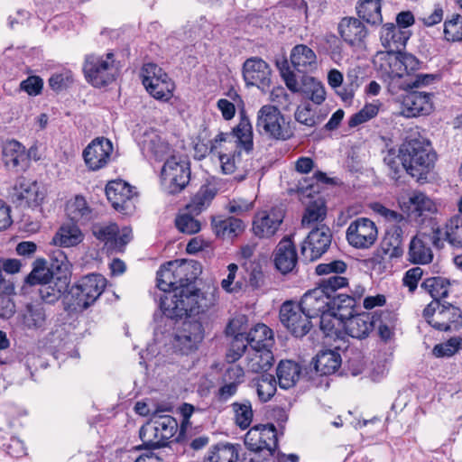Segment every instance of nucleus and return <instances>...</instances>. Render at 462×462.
Wrapping results in <instances>:
<instances>
[{
  "label": "nucleus",
  "mask_w": 462,
  "mask_h": 462,
  "mask_svg": "<svg viewBox=\"0 0 462 462\" xmlns=\"http://www.w3.org/2000/svg\"><path fill=\"white\" fill-rule=\"evenodd\" d=\"M294 117L297 122L309 127H313L319 123V117L309 103L299 106L295 111Z\"/></svg>",
  "instance_id": "nucleus-60"
},
{
  "label": "nucleus",
  "mask_w": 462,
  "mask_h": 462,
  "mask_svg": "<svg viewBox=\"0 0 462 462\" xmlns=\"http://www.w3.org/2000/svg\"><path fill=\"white\" fill-rule=\"evenodd\" d=\"M175 88L174 82L168 77L145 87L147 92L155 99L167 102L172 96Z\"/></svg>",
  "instance_id": "nucleus-49"
},
{
  "label": "nucleus",
  "mask_w": 462,
  "mask_h": 462,
  "mask_svg": "<svg viewBox=\"0 0 462 462\" xmlns=\"http://www.w3.org/2000/svg\"><path fill=\"white\" fill-rule=\"evenodd\" d=\"M249 348H269L273 339L271 328L263 323L256 324L246 335Z\"/></svg>",
  "instance_id": "nucleus-41"
},
{
  "label": "nucleus",
  "mask_w": 462,
  "mask_h": 462,
  "mask_svg": "<svg viewBox=\"0 0 462 462\" xmlns=\"http://www.w3.org/2000/svg\"><path fill=\"white\" fill-rule=\"evenodd\" d=\"M11 195L14 202L28 207L38 206L44 199L39 184L23 177L17 179Z\"/></svg>",
  "instance_id": "nucleus-18"
},
{
  "label": "nucleus",
  "mask_w": 462,
  "mask_h": 462,
  "mask_svg": "<svg viewBox=\"0 0 462 462\" xmlns=\"http://www.w3.org/2000/svg\"><path fill=\"white\" fill-rule=\"evenodd\" d=\"M194 213H190L188 210L180 213L175 219V225L178 230L188 235L198 233L201 226L199 221L194 217Z\"/></svg>",
  "instance_id": "nucleus-55"
},
{
  "label": "nucleus",
  "mask_w": 462,
  "mask_h": 462,
  "mask_svg": "<svg viewBox=\"0 0 462 462\" xmlns=\"http://www.w3.org/2000/svg\"><path fill=\"white\" fill-rule=\"evenodd\" d=\"M113 144L105 137L92 140L83 151V159L90 171H98L106 167L110 162L113 153Z\"/></svg>",
  "instance_id": "nucleus-14"
},
{
  "label": "nucleus",
  "mask_w": 462,
  "mask_h": 462,
  "mask_svg": "<svg viewBox=\"0 0 462 462\" xmlns=\"http://www.w3.org/2000/svg\"><path fill=\"white\" fill-rule=\"evenodd\" d=\"M83 70L87 81L95 88L110 84L117 74L113 60H86Z\"/></svg>",
  "instance_id": "nucleus-15"
},
{
  "label": "nucleus",
  "mask_w": 462,
  "mask_h": 462,
  "mask_svg": "<svg viewBox=\"0 0 462 462\" xmlns=\"http://www.w3.org/2000/svg\"><path fill=\"white\" fill-rule=\"evenodd\" d=\"M433 321V328L439 330H457L462 327V310L451 304L443 303Z\"/></svg>",
  "instance_id": "nucleus-28"
},
{
  "label": "nucleus",
  "mask_w": 462,
  "mask_h": 462,
  "mask_svg": "<svg viewBox=\"0 0 462 462\" xmlns=\"http://www.w3.org/2000/svg\"><path fill=\"white\" fill-rule=\"evenodd\" d=\"M139 145L144 156L155 161H166L171 155H176L164 134L152 128L142 134Z\"/></svg>",
  "instance_id": "nucleus-12"
},
{
  "label": "nucleus",
  "mask_w": 462,
  "mask_h": 462,
  "mask_svg": "<svg viewBox=\"0 0 462 462\" xmlns=\"http://www.w3.org/2000/svg\"><path fill=\"white\" fill-rule=\"evenodd\" d=\"M212 228L217 237L230 239L238 236L244 230L243 222L236 217H220L212 219Z\"/></svg>",
  "instance_id": "nucleus-35"
},
{
  "label": "nucleus",
  "mask_w": 462,
  "mask_h": 462,
  "mask_svg": "<svg viewBox=\"0 0 462 462\" xmlns=\"http://www.w3.org/2000/svg\"><path fill=\"white\" fill-rule=\"evenodd\" d=\"M234 141L227 133L220 132L209 141V154L213 159L234 151Z\"/></svg>",
  "instance_id": "nucleus-51"
},
{
  "label": "nucleus",
  "mask_w": 462,
  "mask_h": 462,
  "mask_svg": "<svg viewBox=\"0 0 462 462\" xmlns=\"http://www.w3.org/2000/svg\"><path fill=\"white\" fill-rule=\"evenodd\" d=\"M139 435L143 448L148 449H155L167 444L164 439H161V434L152 420L141 428Z\"/></svg>",
  "instance_id": "nucleus-48"
},
{
  "label": "nucleus",
  "mask_w": 462,
  "mask_h": 462,
  "mask_svg": "<svg viewBox=\"0 0 462 462\" xmlns=\"http://www.w3.org/2000/svg\"><path fill=\"white\" fill-rule=\"evenodd\" d=\"M232 409L235 414L236 424L241 430L247 429L251 425L254 417L251 402L249 401L234 402L232 404Z\"/></svg>",
  "instance_id": "nucleus-52"
},
{
  "label": "nucleus",
  "mask_w": 462,
  "mask_h": 462,
  "mask_svg": "<svg viewBox=\"0 0 462 462\" xmlns=\"http://www.w3.org/2000/svg\"><path fill=\"white\" fill-rule=\"evenodd\" d=\"M66 214L71 221L80 224L90 221L94 217L93 209L81 195H76L68 200Z\"/></svg>",
  "instance_id": "nucleus-33"
},
{
  "label": "nucleus",
  "mask_w": 462,
  "mask_h": 462,
  "mask_svg": "<svg viewBox=\"0 0 462 462\" xmlns=\"http://www.w3.org/2000/svg\"><path fill=\"white\" fill-rule=\"evenodd\" d=\"M445 38L448 41L457 42L462 40V16L453 14L449 20L445 22Z\"/></svg>",
  "instance_id": "nucleus-59"
},
{
  "label": "nucleus",
  "mask_w": 462,
  "mask_h": 462,
  "mask_svg": "<svg viewBox=\"0 0 462 462\" xmlns=\"http://www.w3.org/2000/svg\"><path fill=\"white\" fill-rule=\"evenodd\" d=\"M433 94L411 91L402 98V114L406 117L430 115L434 109Z\"/></svg>",
  "instance_id": "nucleus-19"
},
{
  "label": "nucleus",
  "mask_w": 462,
  "mask_h": 462,
  "mask_svg": "<svg viewBox=\"0 0 462 462\" xmlns=\"http://www.w3.org/2000/svg\"><path fill=\"white\" fill-rule=\"evenodd\" d=\"M318 318L320 319V329L327 337H341L344 329V321L338 318L329 308Z\"/></svg>",
  "instance_id": "nucleus-43"
},
{
  "label": "nucleus",
  "mask_w": 462,
  "mask_h": 462,
  "mask_svg": "<svg viewBox=\"0 0 462 462\" xmlns=\"http://www.w3.org/2000/svg\"><path fill=\"white\" fill-rule=\"evenodd\" d=\"M299 304L306 315L314 319L328 310L331 304V296L324 289L317 287L307 291Z\"/></svg>",
  "instance_id": "nucleus-24"
},
{
  "label": "nucleus",
  "mask_w": 462,
  "mask_h": 462,
  "mask_svg": "<svg viewBox=\"0 0 462 462\" xmlns=\"http://www.w3.org/2000/svg\"><path fill=\"white\" fill-rule=\"evenodd\" d=\"M161 178L162 185L169 193L180 192L189 182V162L181 155H171L162 166Z\"/></svg>",
  "instance_id": "nucleus-8"
},
{
  "label": "nucleus",
  "mask_w": 462,
  "mask_h": 462,
  "mask_svg": "<svg viewBox=\"0 0 462 462\" xmlns=\"http://www.w3.org/2000/svg\"><path fill=\"white\" fill-rule=\"evenodd\" d=\"M256 128L259 133L264 134L276 140H289L293 132L290 125L275 106H263L257 113Z\"/></svg>",
  "instance_id": "nucleus-7"
},
{
  "label": "nucleus",
  "mask_w": 462,
  "mask_h": 462,
  "mask_svg": "<svg viewBox=\"0 0 462 462\" xmlns=\"http://www.w3.org/2000/svg\"><path fill=\"white\" fill-rule=\"evenodd\" d=\"M398 204L402 212L420 223L438 212V205L434 199L420 190H411L401 195L398 198Z\"/></svg>",
  "instance_id": "nucleus-9"
},
{
  "label": "nucleus",
  "mask_w": 462,
  "mask_h": 462,
  "mask_svg": "<svg viewBox=\"0 0 462 462\" xmlns=\"http://www.w3.org/2000/svg\"><path fill=\"white\" fill-rule=\"evenodd\" d=\"M341 356L335 350L319 352L315 358L314 367L322 375L334 374L341 365Z\"/></svg>",
  "instance_id": "nucleus-38"
},
{
  "label": "nucleus",
  "mask_w": 462,
  "mask_h": 462,
  "mask_svg": "<svg viewBox=\"0 0 462 462\" xmlns=\"http://www.w3.org/2000/svg\"><path fill=\"white\" fill-rule=\"evenodd\" d=\"M444 241L451 246L462 248V216L456 215L450 217L443 226L433 232L432 243L436 247H442Z\"/></svg>",
  "instance_id": "nucleus-23"
},
{
  "label": "nucleus",
  "mask_w": 462,
  "mask_h": 462,
  "mask_svg": "<svg viewBox=\"0 0 462 462\" xmlns=\"http://www.w3.org/2000/svg\"><path fill=\"white\" fill-rule=\"evenodd\" d=\"M246 367L252 373H263L273 364V355L269 348H249L246 355Z\"/></svg>",
  "instance_id": "nucleus-32"
},
{
  "label": "nucleus",
  "mask_w": 462,
  "mask_h": 462,
  "mask_svg": "<svg viewBox=\"0 0 462 462\" xmlns=\"http://www.w3.org/2000/svg\"><path fill=\"white\" fill-rule=\"evenodd\" d=\"M18 322L24 330L42 331L46 328L48 313L42 300L26 303L19 312Z\"/></svg>",
  "instance_id": "nucleus-17"
},
{
  "label": "nucleus",
  "mask_w": 462,
  "mask_h": 462,
  "mask_svg": "<svg viewBox=\"0 0 462 462\" xmlns=\"http://www.w3.org/2000/svg\"><path fill=\"white\" fill-rule=\"evenodd\" d=\"M301 373L298 363L291 360H282L277 366V377L281 388L290 389L298 382Z\"/></svg>",
  "instance_id": "nucleus-37"
},
{
  "label": "nucleus",
  "mask_w": 462,
  "mask_h": 462,
  "mask_svg": "<svg viewBox=\"0 0 462 462\" xmlns=\"http://www.w3.org/2000/svg\"><path fill=\"white\" fill-rule=\"evenodd\" d=\"M106 280L101 274L92 273L82 277L69 290L74 310H83L92 305L103 293Z\"/></svg>",
  "instance_id": "nucleus-6"
},
{
  "label": "nucleus",
  "mask_w": 462,
  "mask_h": 462,
  "mask_svg": "<svg viewBox=\"0 0 462 462\" xmlns=\"http://www.w3.org/2000/svg\"><path fill=\"white\" fill-rule=\"evenodd\" d=\"M462 339L454 337L448 340L438 344L434 346L432 352L436 357H449L455 355L461 348Z\"/></svg>",
  "instance_id": "nucleus-58"
},
{
  "label": "nucleus",
  "mask_w": 462,
  "mask_h": 462,
  "mask_svg": "<svg viewBox=\"0 0 462 462\" xmlns=\"http://www.w3.org/2000/svg\"><path fill=\"white\" fill-rule=\"evenodd\" d=\"M283 215L276 209L262 210L255 214L253 221V232L259 238H270L278 231Z\"/></svg>",
  "instance_id": "nucleus-21"
},
{
  "label": "nucleus",
  "mask_w": 462,
  "mask_h": 462,
  "mask_svg": "<svg viewBox=\"0 0 462 462\" xmlns=\"http://www.w3.org/2000/svg\"><path fill=\"white\" fill-rule=\"evenodd\" d=\"M449 282L444 277H430L423 281L421 288H423L433 300H439L448 296L449 291Z\"/></svg>",
  "instance_id": "nucleus-47"
},
{
  "label": "nucleus",
  "mask_w": 462,
  "mask_h": 462,
  "mask_svg": "<svg viewBox=\"0 0 462 462\" xmlns=\"http://www.w3.org/2000/svg\"><path fill=\"white\" fill-rule=\"evenodd\" d=\"M240 153V151L235 149L234 151L217 158L222 173L232 174L236 171Z\"/></svg>",
  "instance_id": "nucleus-64"
},
{
  "label": "nucleus",
  "mask_w": 462,
  "mask_h": 462,
  "mask_svg": "<svg viewBox=\"0 0 462 462\" xmlns=\"http://www.w3.org/2000/svg\"><path fill=\"white\" fill-rule=\"evenodd\" d=\"M216 189L210 185H202L186 206V210L199 215L206 209L216 196Z\"/></svg>",
  "instance_id": "nucleus-40"
},
{
  "label": "nucleus",
  "mask_w": 462,
  "mask_h": 462,
  "mask_svg": "<svg viewBox=\"0 0 462 462\" xmlns=\"http://www.w3.org/2000/svg\"><path fill=\"white\" fill-rule=\"evenodd\" d=\"M356 9L359 17L368 23L378 24L383 21L380 0H361Z\"/></svg>",
  "instance_id": "nucleus-46"
},
{
  "label": "nucleus",
  "mask_w": 462,
  "mask_h": 462,
  "mask_svg": "<svg viewBox=\"0 0 462 462\" xmlns=\"http://www.w3.org/2000/svg\"><path fill=\"white\" fill-rule=\"evenodd\" d=\"M197 270L194 262H168L157 272V286L164 293L160 308L169 319H181L199 312V292L192 285Z\"/></svg>",
  "instance_id": "nucleus-1"
},
{
  "label": "nucleus",
  "mask_w": 462,
  "mask_h": 462,
  "mask_svg": "<svg viewBox=\"0 0 462 462\" xmlns=\"http://www.w3.org/2000/svg\"><path fill=\"white\" fill-rule=\"evenodd\" d=\"M346 237L352 247L368 249L375 244L378 237V229L375 223L371 219L358 217L347 226Z\"/></svg>",
  "instance_id": "nucleus-10"
},
{
  "label": "nucleus",
  "mask_w": 462,
  "mask_h": 462,
  "mask_svg": "<svg viewBox=\"0 0 462 462\" xmlns=\"http://www.w3.org/2000/svg\"><path fill=\"white\" fill-rule=\"evenodd\" d=\"M106 195L113 208L123 214H130L135 208L136 192L124 180H112L106 187Z\"/></svg>",
  "instance_id": "nucleus-13"
},
{
  "label": "nucleus",
  "mask_w": 462,
  "mask_h": 462,
  "mask_svg": "<svg viewBox=\"0 0 462 462\" xmlns=\"http://www.w3.org/2000/svg\"><path fill=\"white\" fill-rule=\"evenodd\" d=\"M256 392L262 402H268L276 393V380L272 374H263L255 382Z\"/></svg>",
  "instance_id": "nucleus-53"
},
{
  "label": "nucleus",
  "mask_w": 462,
  "mask_h": 462,
  "mask_svg": "<svg viewBox=\"0 0 462 462\" xmlns=\"http://www.w3.org/2000/svg\"><path fill=\"white\" fill-rule=\"evenodd\" d=\"M156 429L160 432L161 439L166 442L174 436L177 430V421L171 416H160L152 420Z\"/></svg>",
  "instance_id": "nucleus-57"
},
{
  "label": "nucleus",
  "mask_w": 462,
  "mask_h": 462,
  "mask_svg": "<svg viewBox=\"0 0 462 462\" xmlns=\"http://www.w3.org/2000/svg\"><path fill=\"white\" fill-rule=\"evenodd\" d=\"M204 337L203 328L198 321L184 322L175 335V346L184 354L197 349Z\"/></svg>",
  "instance_id": "nucleus-22"
},
{
  "label": "nucleus",
  "mask_w": 462,
  "mask_h": 462,
  "mask_svg": "<svg viewBox=\"0 0 462 462\" xmlns=\"http://www.w3.org/2000/svg\"><path fill=\"white\" fill-rule=\"evenodd\" d=\"M402 151L406 155L407 173L420 180L434 167L436 154L430 144L425 140L411 139L402 144Z\"/></svg>",
  "instance_id": "nucleus-4"
},
{
  "label": "nucleus",
  "mask_w": 462,
  "mask_h": 462,
  "mask_svg": "<svg viewBox=\"0 0 462 462\" xmlns=\"http://www.w3.org/2000/svg\"><path fill=\"white\" fill-rule=\"evenodd\" d=\"M234 141L235 149L249 153L254 149L253 126L245 116L240 117L239 123L228 133Z\"/></svg>",
  "instance_id": "nucleus-26"
},
{
  "label": "nucleus",
  "mask_w": 462,
  "mask_h": 462,
  "mask_svg": "<svg viewBox=\"0 0 462 462\" xmlns=\"http://www.w3.org/2000/svg\"><path fill=\"white\" fill-rule=\"evenodd\" d=\"M3 159L9 168L23 166L27 161L24 146L15 140L6 141L3 145Z\"/></svg>",
  "instance_id": "nucleus-39"
},
{
  "label": "nucleus",
  "mask_w": 462,
  "mask_h": 462,
  "mask_svg": "<svg viewBox=\"0 0 462 462\" xmlns=\"http://www.w3.org/2000/svg\"><path fill=\"white\" fill-rule=\"evenodd\" d=\"M93 235L104 242L108 250L112 249L113 240L118 233V226L115 223L96 224L92 228Z\"/></svg>",
  "instance_id": "nucleus-54"
},
{
  "label": "nucleus",
  "mask_w": 462,
  "mask_h": 462,
  "mask_svg": "<svg viewBox=\"0 0 462 462\" xmlns=\"http://www.w3.org/2000/svg\"><path fill=\"white\" fill-rule=\"evenodd\" d=\"M331 232L328 226L311 230L301 245V254L306 261H315L329 247Z\"/></svg>",
  "instance_id": "nucleus-16"
},
{
  "label": "nucleus",
  "mask_w": 462,
  "mask_h": 462,
  "mask_svg": "<svg viewBox=\"0 0 462 462\" xmlns=\"http://www.w3.org/2000/svg\"><path fill=\"white\" fill-rule=\"evenodd\" d=\"M419 60H374L378 76L390 86L411 90L432 83L434 74H413L419 69Z\"/></svg>",
  "instance_id": "nucleus-2"
},
{
  "label": "nucleus",
  "mask_w": 462,
  "mask_h": 462,
  "mask_svg": "<svg viewBox=\"0 0 462 462\" xmlns=\"http://www.w3.org/2000/svg\"><path fill=\"white\" fill-rule=\"evenodd\" d=\"M243 74L249 85H267L270 82L271 69L264 60H245Z\"/></svg>",
  "instance_id": "nucleus-27"
},
{
  "label": "nucleus",
  "mask_w": 462,
  "mask_h": 462,
  "mask_svg": "<svg viewBox=\"0 0 462 462\" xmlns=\"http://www.w3.org/2000/svg\"><path fill=\"white\" fill-rule=\"evenodd\" d=\"M338 32L342 39L355 50L365 48L368 32L365 24L357 18L345 17L338 24Z\"/></svg>",
  "instance_id": "nucleus-20"
},
{
  "label": "nucleus",
  "mask_w": 462,
  "mask_h": 462,
  "mask_svg": "<svg viewBox=\"0 0 462 462\" xmlns=\"http://www.w3.org/2000/svg\"><path fill=\"white\" fill-rule=\"evenodd\" d=\"M249 343L246 337H233L230 346L226 352V358L229 363H235L246 352L249 348Z\"/></svg>",
  "instance_id": "nucleus-61"
},
{
  "label": "nucleus",
  "mask_w": 462,
  "mask_h": 462,
  "mask_svg": "<svg viewBox=\"0 0 462 462\" xmlns=\"http://www.w3.org/2000/svg\"><path fill=\"white\" fill-rule=\"evenodd\" d=\"M406 41L407 38L403 33L392 24L391 29L387 31L385 36L383 38V51H381L380 52H385L390 56H395V58H408L403 55ZM409 58L414 57L410 55Z\"/></svg>",
  "instance_id": "nucleus-34"
},
{
  "label": "nucleus",
  "mask_w": 462,
  "mask_h": 462,
  "mask_svg": "<svg viewBox=\"0 0 462 462\" xmlns=\"http://www.w3.org/2000/svg\"><path fill=\"white\" fill-rule=\"evenodd\" d=\"M374 320H376V327L378 334L383 340H388L393 336V320L392 313L389 311L382 312L379 317L374 316Z\"/></svg>",
  "instance_id": "nucleus-63"
},
{
  "label": "nucleus",
  "mask_w": 462,
  "mask_h": 462,
  "mask_svg": "<svg viewBox=\"0 0 462 462\" xmlns=\"http://www.w3.org/2000/svg\"><path fill=\"white\" fill-rule=\"evenodd\" d=\"M205 462H237L239 449L231 443H220L211 446L205 454Z\"/></svg>",
  "instance_id": "nucleus-36"
},
{
  "label": "nucleus",
  "mask_w": 462,
  "mask_h": 462,
  "mask_svg": "<svg viewBox=\"0 0 462 462\" xmlns=\"http://www.w3.org/2000/svg\"><path fill=\"white\" fill-rule=\"evenodd\" d=\"M310 319L299 303L288 300L281 306L280 320L282 324L297 337L305 336L310 330Z\"/></svg>",
  "instance_id": "nucleus-11"
},
{
  "label": "nucleus",
  "mask_w": 462,
  "mask_h": 462,
  "mask_svg": "<svg viewBox=\"0 0 462 462\" xmlns=\"http://www.w3.org/2000/svg\"><path fill=\"white\" fill-rule=\"evenodd\" d=\"M85 236L79 226L66 223L60 226L52 237L51 244L60 247H73L83 242Z\"/></svg>",
  "instance_id": "nucleus-30"
},
{
  "label": "nucleus",
  "mask_w": 462,
  "mask_h": 462,
  "mask_svg": "<svg viewBox=\"0 0 462 462\" xmlns=\"http://www.w3.org/2000/svg\"><path fill=\"white\" fill-rule=\"evenodd\" d=\"M277 433L273 425H257L251 428L245 436V447L254 452L250 462H271L277 448Z\"/></svg>",
  "instance_id": "nucleus-5"
},
{
  "label": "nucleus",
  "mask_w": 462,
  "mask_h": 462,
  "mask_svg": "<svg viewBox=\"0 0 462 462\" xmlns=\"http://www.w3.org/2000/svg\"><path fill=\"white\" fill-rule=\"evenodd\" d=\"M376 325V320H374V316L371 317L368 313L363 312L356 315H352L344 321V329L348 336L362 339L365 338Z\"/></svg>",
  "instance_id": "nucleus-25"
},
{
  "label": "nucleus",
  "mask_w": 462,
  "mask_h": 462,
  "mask_svg": "<svg viewBox=\"0 0 462 462\" xmlns=\"http://www.w3.org/2000/svg\"><path fill=\"white\" fill-rule=\"evenodd\" d=\"M327 215V208L324 200L318 198L309 202L302 216L301 224L305 227L322 222Z\"/></svg>",
  "instance_id": "nucleus-42"
},
{
  "label": "nucleus",
  "mask_w": 462,
  "mask_h": 462,
  "mask_svg": "<svg viewBox=\"0 0 462 462\" xmlns=\"http://www.w3.org/2000/svg\"><path fill=\"white\" fill-rule=\"evenodd\" d=\"M140 76L144 88L158 81V79H164L169 77L167 73L154 62L145 63L141 69Z\"/></svg>",
  "instance_id": "nucleus-56"
},
{
  "label": "nucleus",
  "mask_w": 462,
  "mask_h": 462,
  "mask_svg": "<svg viewBox=\"0 0 462 462\" xmlns=\"http://www.w3.org/2000/svg\"><path fill=\"white\" fill-rule=\"evenodd\" d=\"M429 242L426 234H419L411 239L409 246V260L411 263L427 264L432 261L433 253Z\"/></svg>",
  "instance_id": "nucleus-31"
},
{
  "label": "nucleus",
  "mask_w": 462,
  "mask_h": 462,
  "mask_svg": "<svg viewBox=\"0 0 462 462\" xmlns=\"http://www.w3.org/2000/svg\"><path fill=\"white\" fill-rule=\"evenodd\" d=\"M52 279V273L47 266L43 258H38L33 262L32 270L26 278L27 283L31 285L50 283Z\"/></svg>",
  "instance_id": "nucleus-50"
},
{
  "label": "nucleus",
  "mask_w": 462,
  "mask_h": 462,
  "mask_svg": "<svg viewBox=\"0 0 462 462\" xmlns=\"http://www.w3.org/2000/svg\"><path fill=\"white\" fill-rule=\"evenodd\" d=\"M383 162L390 171V175L393 179L397 180L402 171L407 172V160L406 155L402 151V145L396 150L391 148L387 150L383 157Z\"/></svg>",
  "instance_id": "nucleus-44"
},
{
  "label": "nucleus",
  "mask_w": 462,
  "mask_h": 462,
  "mask_svg": "<svg viewBox=\"0 0 462 462\" xmlns=\"http://www.w3.org/2000/svg\"><path fill=\"white\" fill-rule=\"evenodd\" d=\"M379 108L375 104H366L359 112L354 114L348 120L350 127H356L369 121L378 114Z\"/></svg>",
  "instance_id": "nucleus-62"
},
{
  "label": "nucleus",
  "mask_w": 462,
  "mask_h": 462,
  "mask_svg": "<svg viewBox=\"0 0 462 462\" xmlns=\"http://www.w3.org/2000/svg\"><path fill=\"white\" fill-rule=\"evenodd\" d=\"M276 66L286 87L293 93H301L315 105L326 99L324 85L315 78L305 75L307 63L295 60H276Z\"/></svg>",
  "instance_id": "nucleus-3"
},
{
  "label": "nucleus",
  "mask_w": 462,
  "mask_h": 462,
  "mask_svg": "<svg viewBox=\"0 0 462 462\" xmlns=\"http://www.w3.org/2000/svg\"><path fill=\"white\" fill-rule=\"evenodd\" d=\"M297 253L293 243L290 238H283L277 245L274 263L275 266L282 273L293 270L297 263Z\"/></svg>",
  "instance_id": "nucleus-29"
},
{
  "label": "nucleus",
  "mask_w": 462,
  "mask_h": 462,
  "mask_svg": "<svg viewBox=\"0 0 462 462\" xmlns=\"http://www.w3.org/2000/svg\"><path fill=\"white\" fill-rule=\"evenodd\" d=\"M356 298L346 294H338L331 299L329 309L338 317L342 321L346 320L356 311Z\"/></svg>",
  "instance_id": "nucleus-45"
}]
</instances>
